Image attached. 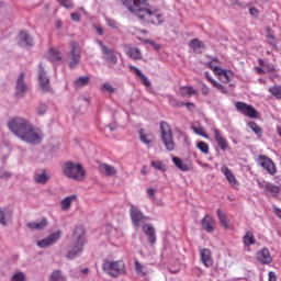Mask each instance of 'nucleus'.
I'll return each instance as SVG.
<instances>
[{
	"label": "nucleus",
	"mask_w": 281,
	"mask_h": 281,
	"mask_svg": "<svg viewBox=\"0 0 281 281\" xmlns=\"http://www.w3.org/2000/svg\"><path fill=\"white\" fill-rule=\"evenodd\" d=\"M121 3L135 14L143 23L151 25H161L164 23V14L159 12L157 7L151 5L148 0H120Z\"/></svg>",
	"instance_id": "1"
},
{
	"label": "nucleus",
	"mask_w": 281,
	"mask_h": 281,
	"mask_svg": "<svg viewBox=\"0 0 281 281\" xmlns=\"http://www.w3.org/2000/svg\"><path fill=\"white\" fill-rule=\"evenodd\" d=\"M9 128L15 137H19V139L25 142V144H29L30 146H38V144H43L45 134H43V131L34 126L27 119H12L9 122Z\"/></svg>",
	"instance_id": "2"
},
{
	"label": "nucleus",
	"mask_w": 281,
	"mask_h": 281,
	"mask_svg": "<svg viewBox=\"0 0 281 281\" xmlns=\"http://www.w3.org/2000/svg\"><path fill=\"white\" fill-rule=\"evenodd\" d=\"M87 238L85 237V229L77 227L71 237V245L68 254L66 255L68 260H74L82 254Z\"/></svg>",
	"instance_id": "3"
},
{
	"label": "nucleus",
	"mask_w": 281,
	"mask_h": 281,
	"mask_svg": "<svg viewBox=\"0 0 281 281\" xmlns=\"http://www.w3.org/2000/svg\"><path fill=\"white\" fill-rule=\"evenodd\" d=\"M63 172L67 179H74V181H85V177L87 176V171L82 164L67 161L63 166Z\"/></svg>",
	"instance_id": "4"
},
{
	"label": "nucleus",
	"mask_w": 281,
	"mask_h": 281,
	"mask_svg": "<svg viewBox=\"0 0 281 281\" xmlns=\"http://www.w3.org/2000/svg\"><path fill=\"white\" fill-rule=\"evenodd\" d=\"M160 139L166 148V150L172 151L176 148L175 136L172 135V127L168 122L162 121L160 123Z\"/></svg>",
	"instance_id": "5"
},
{
	"label": "nucleus",
	"mask_w": 281,
	"mask_h": 281,
	"mask_svg": "<svg viewBox=\"0 0 281 281\" xmlns=\"http://www.w3.org/2000/svg\"><path fill=\"white\" fill-rule=\"evenodd\" d=\"M102 270L104 271V273H108V276H111L112 278H117L126 272V266L124 265V261L104 260L102 265Z\"/></svg>",
	"instance_id": "6"
},
{
	"label": "nucleus",
	"mask_w": 281,
	"mask_h": 281,
	"mask_svg": "<svg viewBox=\"0 0 281 281\" xmlns=\"http://www.w3.org/2000/svg\"><path fill=\"white\" fill-rule=\"evenodd\" d=\"M95 43L101 47L103 59L108 63L109 67H115L117 65V55H115V52L104 45L100 40H97Z\"/></svg>",
	"instance_id": "7"
},
{
	"label": "nucleus",
	"mask_w": 281,
	"mask_h": 281,
	"mask_svg": "<svg viewBox=\"0 0 281 281\" xmlns=\"http://www.w3.org/2000/svg\"><path fill=\"white\" fill-rule=\"evenodd\" d=\"M82 54V48L79 43L71 42L70 43V55H69V67L70 69H76L80 64V58Z\"/></svg>",
	"instance_id": "8"
},
{
	"label": "nucleus",
	"mask_w": 281,
	"mask_h": 281,
	"mask_svg": "<svg viewBox=\"0 0 281 281\" xmlns=\"http://www.w3.org/2000/svg\"><path fill=\"white\" fill-rule=\"evenodd\" d=\"M30 87L27 86V82H25V72H20L15 79V98L21 100V98H25V93H27V90Z\"/></svg>",
	"instance_id": "9"
},
{
	"label": "nucleus",
	"mask_w": 281,
	"mask_h": 281,
	"mask_svg": "<svg viewBox=\"0 0 281 281\" xmlns=\"http://www.w3.org/2000/svg\"><path fill=\"white\" fill-rule=\"evenodd\" d=\"M130 216L134 227H139L143 223L148 221V217L145 216L144 212H142L135 204L130 205Z\"/></svg>",
	"instance_id": "10"
},
{
	"label": "nucleus",
	"mask_w": 281,
	"mask_h": 281,
	"mask_svg": "<svg viewBox=\"0 0 281 281\" xmlns=\"http://www.w3.org/2000/svg\"><path fill=\"white\" fill-rule=\"evenodd\" d=\"M38 85L42 93H49L52 91L49 77H47V72H45V67H43V64H40L38 66Z\"/></svg>",
	"instance_id": "11"
},
{
	"label": "nucleus",
	"mask_w": 281,
	"mask_h": 281,
	"mask_svg": "<svg viewBox=\"0 0 281 281\" xmlns=\"http://www.w3.org/2000/svg\"><path fill=\"white\" fill-rule=\"evenodd\" d=\"M235 106L237 111L246 115V117H250L251 120H258L260 117V113H258L252 105L239 101Z\"/></svg>",
	"instance_id": "12"
},
{
	"label": "nucleus",
	"mask_w": 281,
	"mask_h": 281,
	"mask_svg": "<svg viewBox=\"0 0 281 281\" xmlns=\"http://www.w3.org/2000/svg\"><path fill=\"white\" fill-rule=\"evenodd\" d=\"M61 236H63V233L60 231L52 233L48 237L37 241V247H41L42 249L52 247V245H56L57 240H60Z\"/></svg>",
	"instance_id": "13"
},
{
	"label": "nucleus",
	"mask_w": 281,
	"mask_h": 281,
	"mask_svg": "<svg viewBox=\"0 0 281 281\" xmlns=\"http://www.w3.org/2000/svg\"><path fill=\"white\" fill-rule=\"evenodd\" d=\"M221 171L223 172L224 177H226V180L228 181L231 188H234L235 190L238 189V179H236L234 172H232L229 168L225 165L222 166Z\"/></svg>",
	"instance_id": "14"
},
{
	"label": "nucleus",
	"mask_w": 281,
	"mask_h": 281,
	"mask_svg": "<svg viewBox=\"0 0 281 281\" xmlns=\"http://www.w3.org/2000/svg\"><path fill=\"white\" fill-rule=\"evenodd\" d=\"M259 165L261 168H265L269 175H276V165L271 158L267 156H259Z\"/></svg>",
	"instance_id": "15"
},
{
	"label": "nucleus",
	"mask_w": 281,
	"mask_h": 281,
	"mask_svg": "<svg viewBox=\"0 0 281 281\" xmlns=\"http://www.w3.org/2000/svg\"><path fill=\"white\" fill-rule=\"evenodd\" d=\"M201 225H202V229H204L209 234H212L214 229H216V222H214V217H212V215L210 214H206L201 220Z\"/></svg>",
	"instance_id": "16"
},
{
	"label": "nucleus",
	"mask_w": 281,
	"mask_h": 281,
	"mask_svg": "<svg viewBox=\"0 0 281 281\" xmlns=\"http://www.w3.org/2000/svg\"><path fill=\"white\" fill-rule=\"evenodd\" d=\"M257 260L261 265H271L273 262V258L271 257V252L269 248H262L257 252Z\"/></svg>",
	"instance_id": "17"
},
{
	"label": "nucleus",
	"mask_w": 281,
	"mask_h": 281,
	"mask_svg": "<svg viewBox=\"0 0 281 281\" xmlns=\"http://www.w3.org/2000/svg\"><path fill=\"white\" fill-rule=\"evenodd\" d=\"M200 258L204 267L210 268L214 266V259H212V250L207 248H202L200 250Z\"/></svg>",
	"instance_id": "18"
},
{
	"label": "nucleus",
	"mask_w": 281,
	"mask_h": 281,
	"mask_svg": "<svg viewBox=\"0 0 281 281\" xmlns=\"http://www.w3.org/2000/svg\"><path fill=\"white\" fill-rule=\"evenodd\" d=\"M214 137L217 143V146L221 148V150H229V144L227 143V139L223 137V134H221V131L218 128H213Z\"/></svg>",
	"instance_id": "19"
},
{
	"label": "nucleus",
	"mask_w": 281,
	"mask_h": 281,
	"mask_svg": "<svg viewBox=\"0 0 281 281\" xmlns=\"http://www.w3.org/2000/svg\"><path fill=\"white\" fill-rule=\"evenodd\" d=\"M19 45L21 47H32V45H34V40H32V36H30L27 32L22 31L19 34Z\"/></svg>",
	"instance_id": "20"
},
{
	"label": "nucleus",
	"mask_w": 281,
	"mask_h": 281,
	"mask_svg": "<svg viewBox=\"0 0 281 281\" xmlns=\"http://www.w3.org/2000/svg\"><path fill=\"white\" fill-rule=\"evenodd\" d=\"M143 232L148 237L150 245H155V243H157V236L155 235V227H153V225L145 224L143 226Z\"/></svg>",
	"instance_id": "21"
},
{
	"label": "nucleus",
	"mask_w": 281,
	"mask_h": 281,
	"mask_svg": "<svg viewBox=\"0 0 281 281\" xmlns=\"http://www.w3.org/2000/svg\"><path fill=\"white\" fill-rule=\"evenodd\" d=\"M76 201H78V195L72 194V195H68L66 196L64 200H61L60 202V207L64 212H69V210H71V204L76 203Z\"/></svg>",
	"instance_id": "22"
},
{
	"label": "nucleus",
	"mask_w": 281,
	"mask_h": 281,
	"mask_svg": "<svg viewBox=\"0 0 281 281\" xmlns=\"http://www.w3.org/2000/svg\"><path fill=\"white\" fill-rule=\"evenodd\" d=\"M189 47H191L195 54H202L203 49H205V44H203V42L199 38H193L190 42Z\"/></svg>",
	"instance_id": "23"
},
{
	"label": "nucleus",
	"mask_w": 281,
	"mask_h": 281,
	"mask_svg": "<svg viewBox=\"0 0 281 281\" xmlns=\"http://www.w3.org/2000/svg\"><path fill=\"white\" fill-rule=\"evenodd\" d=\"M130 69L131 71H134L136 74V76H138V78L142 80L143 85H145V87H150V80H148V77H146V75H144V72H142V70L133 65H130Z\"/></svg>",
	"instance_id": "24"
},
{
	"label": "nucleus",
	"mask_w": 281,
	"mask_h": 281,
	"mask_svg": "<svg viewBox=\"0 0 281 281\" xmlns=\"http://www.w3.org/2000/svg\"><path fill=\"white\" fill-rule=\"evenodd\" d=\"M47 225H49V223L47 222L46 218H43L40 222H31L26 224V227H29V229H45V227H47Z\"/></svg>",
	"instance_id": "25"
},
{
	"label": "nucleus",
	"mask_w": 281,
	"mask_h": 281,
	"mask_svg": "<svg viewBox=\"0 0 281 281\" xmlns=\"http://www.w3.org/2000/svg\"><path fill=\"white\" fill-rule=\"evenodd\" d=\"M34 181H35V183L45 186V183H47V181H49V176L47 175V171L43 170L42 172L35 173Z\"/></svg>",
	"instance_id": "26"
},
{
	"label": "nucleus",
	"mask_w": 281,
	"mask_h": 281,
	"mask_svg": "<svg viewBox=\"0 0 281 281\" xmlns=\"http://www.w3.org/2000/svg\"><path fill=\"white\" fill-rule=\"evenodd\" d=\"M216 214L220 221V225H222V227L225 229H229V220H227V215L221 209L216 211Z\"/></svg>",
	"instance_id": "27"
},
{
	"label": "nucleus",
	"mask_w": 281,
	"mask_h": 281,
	"mask_svg": "<svg viewBox=\"0 0 281 281\" xmlns=\"http://www.w3.org/2000/svg\"><path fill=\"white\" fill-rule=\"evenodd\" d=\"M101 170H103V175H105V177H115L117 175V169L111 165L102 164Z\"/></svg>",
	"instance_id": "28"
},
{
	"label": "nucleus",
	"mask_w": 281,
	"mask_h": 281,
	"mask_svg": "<svg viewBox=\"0 0 281 281\" xmlns=\"http://www.w3.org/2000/svg\"><path fill=\"white\" fill-rule=\"evenodd\" d=\"M139 138L140 142H143V144H145L146 146H150V144L155 142V137L150 134L146 135V133H144V130L139 131Z\"/></svg>",
	"instance_id": "29"
},
{
	"label": "nucleus",
	"mask_w": 281,
	"mask_h": 281,
	"mask_svg": "<svg viewBox=\"0 0 281 281\" xmlns=\"http://www.w3.org/2000/svg\"><path fill=\"white\" fill-rule=\"evenodd\" d=\"M90 82H91V78H89L88 76H86V77H79V78L75 81V88H76V89H82V87L89 86Z\"/></svg>",
	"instance_id": "30"
},
{
	"label": "nucleus",
	"mask_w": 281,
	"mask_h": 281,
	"mask_svg": "<svg viewBox=\"0 0 281 281\" xmlns=\"http://www.w3.org/2000/svg\"><path fill=\"white\" fill-rule=\"evenodd\" d=\"M49 281H67V277L65 273H63V271L55 270L50 273Z\"/></svg>",
	"instance_id": "31"
},
{
	"label": "nucleus",
	"mask_w": 281,
	"mask_h": 281,
	"mask_svg": "<svg viewBox=\"0 0 281 281\" xmlns=\"http://www.w3.org/2000/svg\"><path fill=\"white\" fill-rule=\"evenodd\" d=\"M127 56L133 58V60H142V50H139L137 47H131L127 50Z\"/></svg>",
	"instance_id": "32"
},
{
	"label": "nucleus",
	"mask_w": 281,
	"mask_h": 281,
	"mask_svg": "<svg viewBox=\"0 0 281 281\" xmlns=\"http://www.w3.org/2000/svg\"><path fill=\"white\" fill-rule=\"evenodd\" d=\"M48 59H50L52 63H58L63 60V56H60V53L56 50L55 48H50L48 50Z\"/></svg>",
	"instance_id": "33"
},
{
	"label": "nucleus",
	"mask_w": 281,
	"mask_h": 281,
	"mask_svg": "<svg viewBox=\"0 0 281 281\" xmlns=\"http://www.w3.org/2000/svg\"><path fill=\"white\" fill-rule=\"evenodd\" d=\"M196 93V90L190 86H184L180 88V94L184 98H190L191 95H194Z\"/></svg>",
	"instance_id": "34"
},
{
	"label": "nucleus",
	"mask_w": 281,
	"mask_h": 281,
	"mask_svg": "<svg viewBox=\"0 0 281 281\" xmlns=\"http://www.w3.org/2000/svg\"><path fill=\"white\" fill-rule=\"evenodd\" d=\"M172 161L175 164V166H177L179 168V170H182V172H188V170H190V167H188L183 160H181V158L179 157H173Z\"/></svg>",
	"instance_id": "35"
},
{
	"label": "nucleus",
	"mask_w": 281,
	"mask_h": 281,
	"mask_svg": "<svg viewBox=\"0 0 281 281\" xmlns=\"http://www.w3.org/2000/svg\"><path fill=\"white\" fill-rule=\"evenodd\" d=\"M244 245L246 247H250V245H256V237H254V233H246V235L244 236Z\"/></svg>",
	"instance_id": "36"
},
{
	"label": "nucleus",
	"mask_w": 281,
	"mask_h": 281,
	"mask_svg": "<svg viewBox=\"0 0 281 281\" xmlns=\"http://www.w3.org/2000/svg\"><path fill=\"white\" fill-rule=\"evenodd\" d=\"M135 269H136V273L138 276H147L148 273V268L142 263H139V261H135Z\"/></svg>",
	"instance_id": "37"
},
{
	"label": "nucleus",
	"mask_w": 281,
	"mask_h": 281,
	"mask_svg": "<svg viewBox=\"0 0 281 281\" xmlns=\"http://www.w3.org/2000/svg\"><path fill=\"white\" fill-rule=\"evenodd\" d=\"M150 166L155 170H160V172H166L167 170L166 165L161 160H151Z\"/></svg>",
	"instance_id": "38"
},
{
	"label": "nucleus",
	"mask_w": 281,
	"mask_h": 281,
	"mask_svg": "<svg viewBox=\"0 0 281 281\" xmlns=\"http://www.w3.org/2000/svg\"><path fill=\"white\" fill-rule=\"evenodd\" d=\"M269 93H271V95H273L274 98H277L278 100H281V86H272L268 89Z\"/></svg>",
	"instance_id": "39"
},
{
	"label": "nucleus",
	"mask_w": 281,
	"mask_h": 281,
	"mask_svg": "<svg viewBox=\"0 0 281 281\" xmlns=\"http://www.w3.org/2000/svg\"><path fill=\"white\" fill-rule=\"evenodd\" d=\"M192 131L195 133V135H200L201 137H205V139H210V135L205 133V130L202 126H191Z\"/></svg>",
	"instance_id": "40"
},
{
	"label": "nucleus",
	"mask_w": 281,
	"mask_h": 281,
	"mask_svg": "<svg viewBox=\"0 0 281 281\" xmlns=\"http://www.w3.org/2000/svg\"><path fill=\"white\" fill-rule=\"evenodd\" d=\"M196 148L203 153V155H207L210 153V145L207 143L200 140L196 143Z\"/></svg>",
	"instance_id": "41"
},
{
	"label": "nucleus",
	"mask_w": 281,
	"mask_h": 281,
	"mask_svg": "<svg viewBox=\"0 0 281 281\" xmlns=\"http://www.w3.org/2000/svg\"><path fill=\"white\" fill-rule=\"evenodd\" d=\"M249 128H251V131H254L255 134H257V136L262 137V128L260 126H258V124L254 121L248 123Z\"/></svg>",
	"instance_id": "42"
},
{
	"label": "nucleus",
	"mask_w": 281,
	"mask_h": 281,
	"mask_svg": "<svg viewBox=\"0 0 281 281\" xmlns=\"http://www.w3.org/2000/svg\"><path fill=\"white\" fill-rule=\"evenodd\" d=\"M102 93H109L110 95H113V92L115 91V88L113 85L105 82L101 86Z\"/></svg>",
	"instance_id": "43"
},
{
	"label": "nucleus",
	"mask_w": 281,
	"mask_h": 281,
	"mask_svg": "<svg viewBox=\"0 0 281 281\" xmlns=\"http://www.w3.org/2000/svg\"><path fill=\"white\" fill-rule=\"evenodd\" d=\"M265 188L266 190H268V192H271L272 194H278V192H280V187L271 184L269 182L266 183Z\"/></svg>",
	"instance_id": "44"
},
{
	"label": "nucleus",
	"mask_w": 281,
	"mask_h": 281,
	"mask_svg": "<svg viewBox=\"0 0 281 281\" xmlns=\"http://www.w3.org/2000/svg\"><path fill=\"white\" fill-rule=\"evenodd\" d=\"M12 281H25V273L24 272H16L11 278Z\"/></svg>",
	"instance_id": "45"
},
{
	"label": "nucleus",
	"mask_w": 281,
	"mask_h": 281,
	"mask_svg": "<svg viewBox=\"0 0 281 281\" xmlns=\"http://www.w3.org/2000/svg\"><path fill=\"white\" fill-rule=\"evenodd\" d=\"M58 3H60V5H63L64 8L67 9H71L74 8V3L71 2V0H57Z\"/></svg>",
	"instance_id": "46"
},
{
	"label": "nucleus",
	"mask_w": 281,
	"mask_h": 281,
	"mask_svg": "<svg viewBox=\"0 0 281 281\" xmlns=\"http://www.w3.org/2000/svg\"><path fill=\"white\" fill-rule=\"evenodd\" d=\"M0 225H8V220H5V211H3V209H0Z\"/></svg>",
	"instance_id": "47"
},
{
	"label": "nucleus",
	"mask_w": 281,
	"mask_h": 281,
	"mask_svg": "<svg viewBox=\"0 0 281 281\" xmlns=\"http://www.w3.org/2000/svg\"><path fill=\"white\" fill-rule=\"evenodd\" d=\"M106 24L109 25V27H112L113 30H116L117 27V22L113 19L106 18Z\"/></svg>",
	"instance_id": "48"
},
{
	"label": "nucleus",
	"mask_w": 281,
	"mask_h": 281,
	"mask_svg": "<svg viewBox=\"0 0 281 281\" xmlns=\"http://www.w3.org/2000/svg\"><path fill=\"white\" fill-rule=\"evenodd\" d=\"M222 76L224 78L223 82H229L232 80L233 74H232V71L225 70V74H223Z\"/></svg>",
	"instance_id": "49"
},
{
	"label": "nucleus",
	"mask_w": 281,
	"mask_h": 281,
	"mask_svg": "<svg viewBox=\"0 0 281 281\" xmlns=\"http://www.w3.org/2000/svg\"><path fill=\"white\" fill-rule=\"evenodd\" d=\"M178 106H187L189 111H192L194 109V103L192 102H180L178 103Z\"/></svg>",
	"instance_id": "50"
},
{
	"label": "nucleus",
	"mask_w": 281,
	"mask_h": 281,
	"mask_svg": "<svg viewBox=\"0 0 281 281\" xmlns=\"http://www.w3.org/2000/svg\"><path fill=\"white\" fill-rule=\"evenodd\" d=\"M12 177V173L10 171H1L0 172V179H3L4 181H8Z\"/></svg>",
	"instance_id": "51"
},
{
	"label": "nucleus",
	"mask_w": 281,
	"mask_h": 281,
	"mask_svg": "<svg viewBox=\"0 0 281 281\" xmlns=\"http://www.w3.org/2000/svg\"><path fill=\"white\" fill-rule=\"evenodd\" d=\"M201 91L203 95H210V87L207 85L202 83Z\"/></svg>",
	"instance_id": "52"
},
{
	"label": "nucleus",
	"mask_w": 281,
	"mask_h": 281,
	"mask_svg": "<svg viewBox=\"0 0 281 281\" xmlns=\"http://www.w3.org/2000/svg\"><path fill=\"white\" fill-rule=\"evenodd\" d=\"M156 193H157V190H155L154 188L147 189V194H148L149 199H155Z\"/></svg>",
	"instance_id": "53"
},
{
	"label": "nucleus",
	"mask_w": 281,
	"mask_h": 281,
	"mask_svg": "<svg viewBox=\"0 0 281 281\" xmlns=\"http://www.w3.org/2000/svg\"><path fill=\"white\" fill-rule=\"evenodd\" d=\"M71 19H72V21H75L76 23H79V21H80V13H78V12L71 13Z\"/></svg>",
	"instance_id": "54"
},
{
	"label": "nucleus",
	"mask_w": 281,
	"mask_h": 281,
	"mask_svg": "<svg viewBox=\"0 0 281 281\" xmlns=\"http://www.w3.org/2000/svg\"><path fill=\"white\" fill-rule=\"evenodd\" d=\"M214 74H216L217 76H223V74H225V69L217 66L214 70Z\"/></svg>",
	"instance_id": "55"
},
{
	"label": "nucleus",
	"mask_w": 281,
	"mask_h": 281,
	"mask_svg": "<svg viewBox=\"0 0 281 281\" xmlns=\"http://www.w3.org/2000/svg\"><path fill=\"white\" fill-rule=\"evenodd\" d=\"M268 276H269V281H278V277L276 276V272L270 271Z\"/></svg>",
	"instance_id": "56"
},
{
	"label": "nucleus",
	"mask_w": 281,
	"mask_h": 281,
	"mask_svg": "<svg viewBox=\"0 0 281 281\" xmlns=\"http://www.w3.org/2000/svg\"><path fill=\"white\" fill-rule=\"evenodd\" d=\"M215 89H218V91H221V93H227V88H225V86L223 85H217Z\"/></svg>",
	"instance_id": "57"
},
{
	"label": "nucleus",
	"mask_w": 281,
	"mask_h": 281,
	"mask_svg": "<svg viewBox=\"0 0 281 281\" xmlns=\"http://www.w3.org/2000/svg\"><path fill=\"white\" fill-rule=\"evenodd\" d=\"M46 111H47L46 106H41L37 109L38 115H45Z\"/></svg>",
	"instance_id": "58"
},
{
	"label": "nucleus",
	"mask_w": 281,
	"mask_h": 281,
	"mask_svg": "<svg viewBox=\"0 0 281 281\" xmlns=\"http://www.w3.org/2000/svg\"><path fill=\"white\" fill-rule=\"evenodd\" d=\"M273 212H274V214H276L279 218H281V209H280V207L273 206Z\"/></svg>",
	"instance_id": "59"
},
{
	"label": "nucleus",
	"mask_w": 281,
	"mask_h": 281,
	"mask_svg": "<svg viewBox=\"0 0 281 281\" xmlns=\"http://www.w3.org/2000/svg\"><path fill=\"white\" fill-rule=\"evenodd\" d=\"M249 12H250L251 16H258V9H256V8H250V9H249Z\"/></svg>",
	"instance_id": "60"
},
{
	"label": "nucleus",
	"mask_w": 281,
	"mask_h": 281,
	"mask_svg": "<svg viewBox=\"0 0 281 281\" xmlns=\"http://www.w3.org/2000/svg\"><path fill=\"white\" fill-rule=\"evenodd\" d=\"M268 38H269L270 45H276V37H273V35L269 34Z\"/></svg>",
	"instance_id": "61"
},
{
	"label": "nucleus",
	"mask_w": 281,
	"mask_h": 281,
	"mask_svg": "<svg viewBox=\"0 0 281 281\" xmlns=\"http://www.w3.org/2000/svg\"><path fill=\"white\" fill-rule=\"evenodd\" d=\"M95 31L98 32V34H100V36L104 34V30L101 26H95Z\"/></svg>",
	"instance_id": "62"
},
{
	"label": "nucleus",
	"mask_w": 281,
	"mask_h": 281,
	"mask_svg": "<svg viewBox=\"0 0 281 281\" xmlns=\"http://www.w3.org/2000/svg\"><path fill=\"white\" fill-rule=\"evenodd\" d=\"M217 67H218V66H215L213 63H209V64H207V68H209V69H212L213 71H215Z\"/></svg>",
	"instance_id": "63"
},
{
	"label": "nucleus",
	"mask_w": 281,
	"mask_h": 281,
	"mask_svg": "<svg viewBox=\"0 0 281 281\" xmlns=\"http://www.w3.org/2000/svg\"><path fill=\"white\" fill-rule=\"evenodd\" d=\"M108 127L110 128V131L113 133V131H115V124H110L108 125Z\"/></svg>",
	"instance_id": "64"
}]
</instances>
